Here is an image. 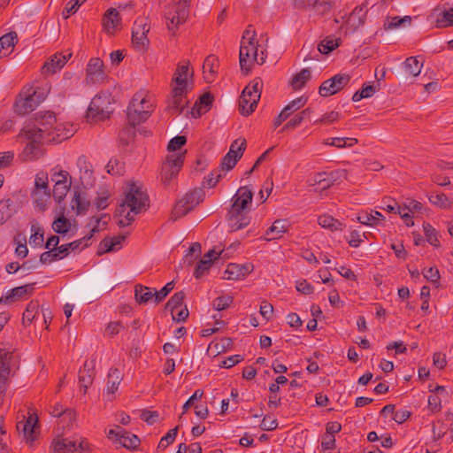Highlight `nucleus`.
<instances>
[{
  "label": "nucleus",
  "mask_w": 453,
  "mask_h": 453,
  "mask_svg": "<svg viewBox=\"0 0 453 453\" xmlns=\"http://www.w3.org/2000/svg\"><path fill=\"white\" fill-rule=\"evenodd\" d=\"M185 297V294L182 291L175 293L167 302L166 309H169L171 313H173L174 311L182 307L183 300Z\"/></svg>",
  "instance_id": "obj_54"
},
{
  "label": "nucleus",
  "mask_w": 453,
  "mask_h": 453,
  "mask_svg": "<svg viewBox=\"0 0 453 453\" xmlns=\"http://www.w3.org/2000/svg\"><path fill=\"white\" fill-rule=\"evenodd\" d=\"M18 42V36L15 32H10L0 37V58L6 56L12 51Z\"/></svg>",
  "instance_id": "obj_31"
},
{
  "label": "nucleus",
  "mask_w": 453,
  "mask_h": 453,
  "mask_svg": "<svg viewBox=\"0 0 453 453\" xmlns=\"http://www.w3.org/2000/svg\"><path fill=\"white\" fill-rule=\"evenodd\" d=\"M339 46V40L326 37L318 45V50L321 54H328Z\"/></svg>",
  "instance_id": "obj_50"
},
{
  "label": "nucleus",
  "mask_w": 453,
  "mask_h": 453,
  "mask_svg": "<svg viewBox=\"0 0 453 453\" xmlns=\"http://www.w3.org/2000/svg\"><path fill=\"white\" fill-rule=\"evenodd\" d=\"M123 379L121 370H111L107 376V392L113 394Z\"/></svg>",
  "instance_id": "obj_37"
},
{
  "label": "nucleus",
  "mask_w": 453,
  "mask_h": 453,
  "mask_svg": "<svg viewBox=\"0 0 453 453\" xmlns=\"http://www.w3.org/2000/svg\"><path fill=\"white\" fill-rule=\"evenodd\" d=\"M253 193L247 187H241L232 198V205L227 213V222L231 231H238L250 224L247 213L252 203Z\"/></svg>",
  "instance_id": "obj_3"
},
{
  "label": "nucleus",
  "mask_w": 453,
  "mask_h": 453,
  "mask_svg": "<svg viewBox=\"0 0 453 453\" xmlns=\"http://www.w3.org/2000/svg\"><path fill=\"white\" fill-rule=\"evenodd\" d=\"M107 173L111 175H122L124 173V165L116 158H111L106 165Z\"/></svg>",
  "instance_id": "obj_59"
},
{
  "label": "nucleus",
  "mask_w": 453,
  "mask_h": 453,
  "mask_svg": "<svg viewBox=\"0 0 453 453\" xmlns=\"http://www.w3.org/2000/svg\"><path fill=\"white\" fill-rule=\"evenodd\" d=\"M149 196L139 181L128 182L124 189V197L116 210L115 217L119 226H129L135 217L147 211Z\"/></svg>",
  "instance_id": "obj_1"
},
{
  "label": "nucleus",
  "mask_w": 453,
  "mask_h": 453,
  "mask_svg": "<svg viewBox=\"0 0 453 453\" xmlns=\"http://www.w3.org/2000/svg\"><path fill=\"white\" fill-rule=\"evenodd\" d=\"M422 65L417 58L410 57L404 62V70L410 75L418 76L421 72Z\"/></svg>",
  "instance_id": "obj_46"
},
{
  "label": "nucleus",
  "mask_w": 453,
  "mask_h": 453,
  "mask_svg": "<svg viewBox=\"0 0 453 453\" xmlns=\"http://www.w3.org/2000/svg\"><path fill=\"white\" fill-rule=\"evenodd\" d=\"M424 233L426 238V241L435 247L439 246V240L437 238L436 230L430 224L423 225Z\"/></svg>",
  "instance_id": "obj_60"
},
{
  "label": "nucleus",
  "mask_w": 453,
  "mask_h": 453,
  "mask_svg": "<svg viewBox=\"0 0 453 453\" xmlns=\"http://www.w3.org/2000/svg\"><path fill=\"white\" fill-rule=\"evenodd\" d=\"M112 98L110 93H98L90 102L88 109V118L104 120L112 112Z\"/></svg>",
  "instance_id": "obj_10"
},
{
  "label": "nucleus",
  "mask_w": 453,
  "mask_h": 453,
  "mask_svg": "<svg viewBox=\"0 0 453 453\" xmlns=\"http://www.w3.org/2000/svg\"><path fill=\"white\" fill-rule=\"evenodd\" d=\"M57 453H76V441L69 438H58L52 442Z\"/></svg>",
  "instance_id": "obj_28"
},
{
  "label": "nucleus",
  "mask_w": 453,
  "mask_h": 453,
  "mask_svg": "<svg viewBox=\"0 0 453 453\" xmlns=\"http://www.w3.org/2000/svg\"><path fill=\"white\" fill-rule=\"evenodd\" d=\"M32 234L29 238L30 245L41 246L43 242V228L38 223H33L31 226Z\"/></svg>",
  "instance_id": "obj_47"
},
{
  "label": "nucleus",
  "mask_w": 453,
  "mask_h": 453,
  "mask_svg": "<svg viewBox=\"0 0 453 453\" xmlns=\"http://www.w3.org/2000/svg\"><path fill=\"white\" fill-rule=\"evenodd\" d=\"M18 140L26 143L23 150L19 155V158L23 162L35 161L42 157V143L44 140L32 134H27L21 129L18 134Z\"/></svg>",
  "instance_id": "obj_7"
},
{
  "label": "nucleus",
  "mask_w": 453,
  "mask_h": 453,
  "mask_svg": "<svg viewBox=\"0 0 453 453\" xmlns=\"http://www.w3.org/2000/svg\"><path fill=\"white\" fill-rule=\"evenodd\" d=\"M261 87V80L256 79L243 89L239 99V109L242 115L249 116L255 111L260 99Z\"/></svg>",
  "instance_id": "obj_9"
},
{
  "label": "nucleus",
  "mask_w": 453,
  "mask_h": 453,
  "mask_svg": "<svg viewBox=\"0 0 453 453\" xmlns=\"http://www.w3.org/2000/svg\"><path fill=\"white\" fill-rule=\"evenodd\" d=\"M56 124V116L53 112H39L33 120H28L22 129L27 134H32L48 142H61L66 136L52 134L51 129Z\"/></svg>",
  "instance_id": "obj_4"
},
{
  "label": "nucleus",
  "mask_w": 453,
  "mask_h": 453,
  "mask_svg": "<svg viewBox=\"0 0 453 453\" xmlns=\"http://www.w3.org/2000/svg\"><path fill=\"white\" fill-rule=\"evenodd\" d=\"M384 219V216L377 211H363L357 216L358 222L365 226L378 225Z\"/></svg>",
  "instance_id": "obj_32"
},
{
  "label": "nucleus",
  "mask_w": 453,
  "mask_h": 453,
  "mask_svg": "<svg viewBox=\"0 0 453 453\" xmlns=\"http://www.w3.org/2000/svg\"><path fill=\"white\" fill-rule=\"evenodd\" d=\"M58 175H64V177L63 179L53 178V181L55 182L53 188V196L57 202L60 203L63 200V198L66 196L71 182H67V179L70 176L67 171H61V173Z\"/></svg>",
  "instance_id": "obj_24"
},
{
  "label": "nucleus",
  "mask_w": 453,
  "mask_h": 453,
  "mask_svg": "<svg viewBox=\"0 0 453 453\" xmlns=\"http://www.w3.org/2000/svg\"><path fill=\"white\" fill-rule=\"evenodd\" d=\"M19 365L18 355L5 349H0V368H11Z\"/></svg>",
  "instance_id": "obj_34"
},
{
  "label": "nucleus",
  "mask_w": 453,
  "mask_h": 453,
  "mask_svg": "<svg viewBox=\"0 0 453 453\" xmlns=\"http://www.w3.org/2000/svg\"><path fill=\"white\" fill-rule=\"evenodd\" d=\"M246 148V140L239 138L234 141L227 153L242 157Z\"/></svg>",
  "instance_id": "obj_61"
},
{
  "label": "nucleus",
  "mask_w": 453,
  "mask_h": 453,
  "mask_svg": "<svg viewBox=\"0 0 453 453\" xmlns=\"http://www.w3.org/2000/svg\"><path fill=\"white\" fill-rule=\"evenodd\" d=\"M349 81L350 77L349 74H336L320 85L319 89V95L324 97L333 96L342 89Z\"/></svg>",
  "instance_id": "obj_15"
},
{
  "label": "nucleus",
  "mask_w": 453,
  "mask_h": 453,
  "mask_svg": "<svg viewBox=\"0 0 453 453\" xmlns=\"http://www.w3.org/2000/svg\"><path fill=\"white\" fill-rule=\"evenodd\" d=\"M311 78V72L310 68H303L298 73H296L292 81L291 85L294 89H300L302 88L304 84L310 81Z\"/></svg>",
  "instance_id": "obj_38"
},
{
  "label": "nucleus",
  "mask_w": 453,
  "mask_h": 453,
  "mask_svg": "<svg viewBox=\"0 0 453 453\" xmlns=\"http://www.w3.org/2000/svg\"><path fill=\"white\" fill-rule=\"evenodd\" d=\"M376 91V88L372 85L365 84L361 90L357 91L354 93L352 96L353 102H358L363 98H369L371 97Z\"/></svg>",
  "instance_id": "obj_56"
},
{
  "label": "nucleus",
  "mask_w": 453,
  "mask_h": 453,
  "mask_svg": "<svg viewBox=\"0 0 453 453\" xmlns=\"http://www.w3.org/2000/svg\"><path fill=\"white\" fill-rule=\"evenodd\" d=\"M22 420L17 423V430L22 433L24 440L29 444H32L37 436L38 416L35 413L30 414L27 418L22 415Z\"/></svg>",
  "instance_id": "obj_14"
},
{
  "label": "nucleus",
  "mask_w": 453,
  "mask_h": 453,
  "mask_svg": "<svg viewBox=\"0 0 453 453\" xmlns=\"http://www.w3.org/2000/svg\"><path fill=\"white\" fill-rule=\"evenodd\" d=\"M187 139L183 135H178L173 138L167 146V150L169 151V154L172 153H182L180 151V149L186 143ZM186 153L185 151L183 152Z\"/></svg>",
  "instance_id": "obj_57"
},
{
  "label": "nucleus",
  "mask_w": 453,
  "mask_h": 453,
  "mask_svg": "<svg viewBox=\"0 0 453 453\" xmlns=\"http://www.w3.org/2000/svg\"><path fill=\"white\" fill-rule=\"evenodd\" d=\"M134 296L136 302L142 304L148 303L153 296H155V294L151 288L137 285L134 288Z\"/></svg>",
  "instance_id": "obj_39"
},
{
  "label": "nucleus",
  "mask_w": 453,
  "mask_h": 453,
  "mask_svg": "<svg viewBox=\"0 0 453 453\" xmlns=\"http://www.w3.org/2000/svg\"><path fill=\"white\" fill-rule=\"evenodd\" d=\"M357 143V139L352 137L341 138L334 137L331 139H327L325 142V144L329 146H334L338 149L349 148Z\"/></svg>",
  "instance_id": "obj_42"
},
{
  "label": "nucleus",
  "mask_w": 453,
  "mask_h": 453,
  "mask_svg": "<svg viewBox=\"0 0 453 453\" xmlns=\"http://www.w3.org/2000/svg\"><path fill=\"white\" fill-rule=\"evenodd\" d=\"M429 201L436 206L441 208L449 207L448 196L443 193L433 194L429 196Z\"/></svg>",
  "instance_id": "obj_63"
},
{
  "label": "nucleus",
  "mask_w": 453,
  "mask_h": 453,
  "mask_svg": "<svg viewBox=\"0 0 453 453\" xmlns=\"http://www.w3.org/2000/svg\"><path fill=\"white\" fill-rule=\"evenodd\" d=\"M103 27L109 35H113L121 28V18L116 9L111 8L105 12L103 18Z\"/></svg>",
  "instance_id": "obj_20"
},
{
  "label": "nucleus",
  "mask_w": 453,
  "mask_h": 453,
  "mask_svg": "<svg viewBox=\"0 0 453 453\" xmlns=\"http://www.w3.org/2000/svg\"><path fill=\"white\" fill-rule=\"evenodd\" d=\"M212 99L213 97L210 93L203 95L199 98V102H197L192 109L193 116L198 117L206 112L212 104Z\"/></svg>",
  "instance_id": "obj_33"
},
{
  "label": "nucleus",
  "mask_w": 453,
  "mask_h": 453,
  "mask_svg": "<svg viewBox=\"0 0 453 453\" xmlns=\"http://www.w3.org/2000/svg\"><path fill=\"white\" fill-rule=\"evenodd\" d=\"M190 0H174L165 11L166 27L174 35L179 26L184 24L189 14Z\"/></svg>",
  "instance_id": "obj_6"
},
{
  "label": "nucleus",
  "mask_w": 453,
  "mask_h": 453,
  "mask_svg": "<svg viewBox=\"0 0 453 453\" xmlns=\"http://www.w3.org/2000/svg\"><path fill=\"white\" fill-rule=\"evenodd\" d=\"M242 157L226 153L221 160L219 170L221 172L232 170Z\"/></svg>",
  "instance_id": "obj_53"
},
{
  "label": "nucleus",
  "mask_w": 453,
  "mask_h": 453,
  "mask_svg": "<svg viewBox=\"0 0 453 453\" xmlns=\"http://www.w3.org/2000/svg\"><path fill=\"white\" fill-rule=\"evenodd\" d=\"M125 239L126 235L123 234L104 238L100 243V250L104 253L118 250L121 248Z\"/></svg>",
  "instance_id": "obj_30"
},
{
  "label": "nucleus",
  "mask_w": 453,
  "mask_h": 453,
  "mask_svg": "<svg viewBox=\"0 0 453 453\" xmlns=\"http://www.w3.org/2000/svg\"><path fill=\"white\" fill-rule=\"evenodd\" d=\"M411 23V18L410 16H404V17H393L390 18L385 24V29H395V28H400V27H406L410 26Z\"/></svg>",
  "instance_id": "obj_43"
},
{
  "label": "nucleus",
  "mask_w": 453,
  "mask_h": 453,
  "mask_svg": "<svg viewBox=\"0 0 453 453\" xmlns=\"http://www.w3.org/2000/svg\"><path fill=\"white\" fill-rule=\"evenodd\" d=\"M250 273V269L248 265H240L237 264H230L225 271V275L227 280H236L246 276Z\"/></svg>",
  "instance_id": "obj_27"
},
{
  "label": "nucleus",
  "mask_w": 453,
  "mask_h": 453,
  "mask_svg": "<svg viewBox=\"0 0 453 453\" xmlns=\"http://www.w3.org/2000/svg\"><path fill=\"white\" fill-rule=\"evenodd\" d=\"M191 210L188 207V205L183 202L182 199H180L174 205L170 219L173 221L177 220L182 216L186 215Z\"/></svg>",
  "instance_id": "obj_52"
},
{
  "label": "nucleus",
  "mask_w": 453,
  "mask_h": 453,
  "mask_svg": "<svg viewBox=\"0 0 453 453\" xmlns=\"http://www.w3.org/2000/svg\"><path fill=\"white\" fill-rule=\"evenodd\" d=\"M219 69V60L214 55L208 56L203 65V78L207 82H212Z\"/></svg>",
  "instance_id": "obj_26"
},
{
  "label": "nucleus",
  "mask_w": 453,
  "mask_h": 453,
  "mask_svg": "<svg viewBox=\"0 0 453 453\" xmlns=\"http://www.w3.org/2000/svg\"><path fill=\"white\" fill-rule=\"evenodd\" d=\"M119 442L126 449H135L139 447L141 441L137 435L124 430Z\"/></svg>",
  "instance_id": "obj_40"
},
{
  "label": "nucleus",
  "mask_w": 453,
  "mask_h": 453,
  "mask_svg": "<svg viewBox=\"0 0 453 453\" xmlns=\"http://www.w3.org/2000/svg\"><path fill=\"white\" fill-rule=\"evenodd\" d=\"M86 0H71L67 3L65 8L63 10L62 15L64 19H68L71 14H73L77 12L79 7L85 2Z\"/></svg>",
  "instance_id": "obj_64"
},
{
  "label": "nucleus",
  "mask_w": 453,
  "mask_h": 453,
  "mask_svg": "<svg viewBox=\"0 0 453 453\" xmlns=\"http://www.w3.org/2000/svg\"><path fill=\"white\" fill-rule=\"evenodd\" d=\"M184 162V153H172L169 154L164 161L160 178L161 181L166 185L174 179L180 171Z\"/></svg>",
  "instance_id": "obj_11"
},
{
  "label": "nucleus",
  "mask_w": 453,
  "mask_h": 453,
  "mask_svg": "<svg viewBox=\"0 0 453 453\" xmlns=\"http://www.w3.org/2000/svg\"><path fill=\"white\" fill-rule=\"evenodd\" d=\"M90 206V202L88 198L87 193L80 188H74L73 196L70 203L72 211L75 215L85 214Z\"/></svg>",
  "instance_id": "obj_17"
},
{
  "label": "nucleus",
  "mask_w": 453,
  "mask_h": 453,
  "mask_svg": "<svg viewBox=\"0 0 453 453\" xmlns=\"http://www.w3.org/2000/svg\"><path fill=\"white\" fill-rule=\"evenodd\" d=\"M71 54L68 56L62 53H56L44 64L42 73L45 74H53L62 69L66 64Z\"/></svg>",
  "instance_id": "obj_22"
},
{
  "label": "nucleus",
  "mask_w": 453,
  "mask_h": 453,
  "mask_svg": "<svg viewBox=\"0 0 453 453\" xmlns=\"http://www.w3.org/2000/svg\"><path fill=\"white\" fill-rule=\"evenodd\" d=\"M34 284H27L14 288L9 290L5 296H1L0 303L4 304H11L15 301L21 300L27 296L32 295Z\"/></svg>",
  "instance_id": "obj_19"
},
{
  "label": "nucleus",
  "mask_w": 453,
  "mask_h": 453,
  "mask_svg": "<svg viewBox=\"0 0 453 453\" xmlns=\"http://www.w3.org/2000/svg\"><path fill=\"white\" fill-rule=\"evenodd\" d=\"M32 198L35 206L42 211H45L50 201V193L48 189H34Z\"/></svg>",
  "instance_id": "obj_29"
},
{
  "label": "nucleus",
  "mask_w": 453,
  "mask_h": 453,
  "mask_svg": "<svg viewBox=\"0 0 453 453\" xmlns=\"http://www.w3.org/2000/svg\"><path fill=\"white\" fill-rule=\"evenodd\" d=\"M346 178L347 171L343 169H338L329 173H326L327 184L323 185L322 189H326L330 188L334 182Z\"/></svg>",
  "instance_id": "obj_51"
},
{
  "label": "nucleus",
  "mask_w": 453,
  "mask_h": 453,
  "mask_svg": "<svg viewBox=\"0 0 453 453\" xmlns=\"http://www.w3.org/2000/svg\"><path fill=\"white\" fill-rule=\"evenodd\" d=\"M188 91L179 90L178 88H172V95L167 102V111L172 113H180L184 109L187 101L186 95Z\"/></svg>",
  "instance_id": "obj_21"
},
{
  "label": "nucleus",
  "mask_w": 453,
  "mask_h": 453,
  "mask_svg": "<svg viewBox=\"0 0 453 453\" xmlns=\"http://www.w3.org/2000/svg\"><path fill=\"white\" fill-rule=\"evenodd\" d=\"M43 99V95L33 87L24 88L15 101L14 111L17 114L24 116L35 110Z\"/></svg>",
  "instance_id": "obj_8"
},
{
  "label": "nucleus",
  "mask_w": 453,
  "mask_h": 453,
  "mask_svg": "<svg viewBox=\"0 0 453 453\" xmlns=\"http://www.w3.org/2000/svg\"><path fill=\"white\" fill-rule=\"evenodd\" d=\"M154 99L144 90L136 92L127 107V119L132 126L147 120L154 111Z\"/></svg>",
  "instance_id": "obj_5"
},
{
  "label": "nucleus",
  "mask_w": 453,
  "mask_h": 453,
  "mask_svg": "<svg viewBox=\"0 0 453 453\" xmlns=\"http://www.w3.org/2000/svg\"><path fill=\"white\" fill-rule=\"evenodd\" d=\"M366 12V6H357L348 19L349 24L355 27L361 26L365 22Z\"/></svg>",
  "instance_id": "obj_35"
},
{
  "label": "nucleus",
  "mask_w": 453,
  "mask_h": 453,
  "mask_svg": "<svg viewBox=\"0 0 453 453\" xmlns=\"http://www.w3.org/2000/svg\"><path fill=\"white\" fill-rule=\"evenodd\" d=\"M150 29V26L147 18H140L135 20L132 30V43L136 50L144 52L149 48L148 33Z\"/></svg>",
  "instance_id": "obj_12"
},
{
  "label": "nucleus",
  "mask_w": 453,
  "mask_h": 453,
  "mask_svg": "<svg viewBox=\"0 0 453 453\" xmlns=\"http://www.w3.org/2000/svg\"><path fill=\"white\" fill-rule=\"evenodd\" d=\"M193 72L189 71V62L183 61L178 64L172 80V88L188 91L192 88Z\"/></svg>",
  "instance_id": "obj_13"
},
{
  "label": "nucleus",
  "mask_w": 453,
  "mask_h": 453,
  "mask_svg": "<svg viewBox=\"0 0 453 453\" xmlns=\"http://www.w3.org/2000/svg\"><path fill=\"white\" fill-rule=\"evenodd\" d=\"M203 191L201 189H195L187 193L181 199L188 207L192 210L203 201Z\"/></svg>",
  "instance_id": "obj_44"
},
{
  "label": "nucleus",
  "mask_w": 453,
  "mask_h": 453,
  "mask_svg": "<svg viewBox=\"0 0 453 453\" xmlns=\"http://www.w3.org/2000/svg\"><path fill=\"white\" fill-rule=\"evenodd\" d=\"M53 230L58 234H66L71 228V222L65 216H59L52 223Z\"/></svg>",
  "instance_id": "obj_49"
},
{
  "label": "nucleus",
  "mask_w": 453,
  "mask_h": 453,
  "mask_svg": "<svg viewBox=\"0 0 453 453\" xmlns=\"http://www.w3.org/2000/svg\"><path fill=\"white\" fill-rule=\"evenodd\" d=\"M307 103V98L303 96H299L291 102H289L282 110L283 112L289 118L292 114H294L296 111L303 108Z\"/></svg>",
  "instance_id": "obj_45"
},
{
  "label": "nucleus",
  "mask_w": 453,
  "mask_h": 453,
  "mask_svg": "<svg viewBox=\"0 0 453 453\" xmlns=\"http://www.w3.org/2000/svg\"><path fill=\"white\" fill-rule=\"evenodd\" d=\"M39 303L38 301H31L23 312L22 321L23 324H30L32 321L35 320L39 315Z\"/></svg>",
  "instance_id": "obj_36"
},
{
  "label": "nucleus",
  "mask_w": 453,
  "mask_h": 453,
  "mask_svg": "<svg viewBox=\"0 0 453 453\" xmlns=\"http://www.w3.org/2000/svg\"><path fill=\"white\" fill-rule=\"evenodd\" d=\"M311 112V108H306L300 111L299 113L296 114L282 128V131H285L287 129L295 128L298 127L302 121L306 119L310 113Z\"/></svg>",
  "instance_id": "obj_48"
},
{
  "label": "nucleus",
  "mask_w": 453,
  "mask_h": 453,
  "mask_svg": "<svg viewBox=\"0 0 453 453\" xmlns=\"http://www.w3.org/2000/svg\"><path fill=\"white\" fill-rule=\"evenodd\" d=\"M94 376V370H79V383L85 392L92 384Z\"/></svg>",
  "instance_id": "obj_55"
},
{
  "label": "nucleus",
  "mask_w": 453,
  "mask_h": 453,
  "mask_svg": "<svg viewBox=\"0 0 453 453\" xmlns=\"http://www.w3.org/2000/svg\"><path fill=\"white\" fill-rule=\"evenodd\" d=\"M289 223L287 219H277L273 225L267 229L264 239L265 241L278 240L288 232L289 228Z\"/></svg>",
  "instance_id": "obj_23"
},
{
  "label": "nucleus",
  "mask_w": 453,
  "mask_h": 453,
  "mask_svg": "<svg viewBox=\"0 0 453 453\" xmlns=\"http://www.w3.org/2000/svg\"><path fill=\"white\" fill-rule=\"evenodd\" d=\"M77 166L80 169V181L84 188L94 185L95 177L92 165L87 161L85 157H80L77 159Z\"/></svg>",
  "instance_id": "obj_18"
},
{
  "label": "nucleus",
  "mask_w": 453,
  "mask_h": 453,
  "mask_svg": "<svg viewBox=\"0 0 453 453\" xmlns=\"http://www.w3.org/2000/svg\"><path fill=\"white\" fill-rule=\"evenodd\" d=\"M106 79L104 70V63L98 58H93L89 60L86 68L85 81L87 84L101 83Z\"/></svg>",
  "instance_id": "obj_16"
},
{
  "label": "nucleus",
  "mask_w": 453,
  "mask_h": 453,
  "mask_svg": "<svg viewBox=\"0 0 453 453\" xmlns=\"http://www.w3.org/2000/svg\"><path fill=\"white\" fill-rule=\"evenodd\" d=\"M256 31L250 27L243 33L241 40L239 61L243 73H248L255 63L263 65L266 59V46L263 48L256 40Z\"/></svg>",
  "instance_id": "obj_2"
},
{
  "label": "nucleus",
  "mask_w": 453,
  "mask_h": 453,
  "mask_svg": "<svg viewBox=\"0 0 453 453\" xmlns=\"http://www.w3.org/2000/svg\"><path fill=\"white\" fill-rule=\"evenodd\" d=\"M431 17L435 19L437 27H447L453 25V8L442 10L440 7L432 11Z\"/></svg>",
  "instance_id": "obj_25"
},
{
  "label": "nucleus",
  "mask_w": 453,
  "mask_h": 453,
  "mask_svg": "<svg viewBox=\"0 0 453 453\" xmlns=\"http://www.w3.org/2000/svg\"><path fill=\"white\" fill-rule=\"evenodd\" d=\"M178 429H179V426H176L173 429H170L168 431V433L163 436L158 443V446H157V449H166L170 444H172L176 436H177V433H178Z\"/></svg>",
  "instance_id": "obj_58"
},
{
  "label": "nucleus",
  "mask_w": 453,
  "mask_h": 453,
  "mask_svg": "<svg viewBox=\"0 0 453 453\" xmlns=\"http://www.w3.org/2000/svg\"><path fill=\"white\" fill-rule=\"evenodd\" d=\"M319 226L331 231L342 230V224L330 215H321L318 219Z\"/></svg>",
  "instance_id": "obj_41"
},
{
  "label": "nucleus",
  "mask_w": 453,
  "mask_h": 453,
  "mask_svg": "<svg viewBox=\"0 0 453 453\" xmlns=\"http://www.w3.org/2000/svg\"><path fill=\"white\" fill-rule=\"evenodd\" d=\"M233 303V296H221L217 297L213 303V308L217 311H223L229 307V305Z\"/></svg>",
  "instance_id": "obj_62"
}]
</instances>
